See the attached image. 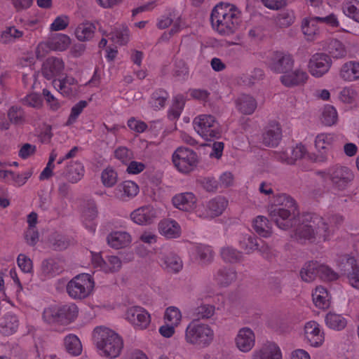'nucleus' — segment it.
<instances>
[{
	"label": "nucleus",
	"instance_id": "f257e3e1",
	"mask_svg": "<svg viewBox=\"0 0 359 359\" xmlns=\"http://www.w3.org/2000/svg\"><path fill=\"white\" fill-rule=\"evenodd\" d=\"M297 212L295 201L286 194L276 195L269 208V216L279 229L287 230L294 226L291 237L300 243H318L329 240L334 231L332 226L343 222V217L339 215L329 217L330 229L328 224L318 215L307 212L296 217Z\"/></svg>",
	"mask_w": 359,
	"mask_h": 359
},
{
	"label": "nucleus",
	"instance_id": "f03ea898",
	"mask_svg": "<svg viewBox=\"0 0 359 359\" xmlns=\"http://www.w3.org/2000/svg\"><path fill=\"white\" fill-rule=\"evenodd\" d=\"M210 20L212 28L222 35L236 32L241 22V12L234 5L219 3L212 9Z\"/></svg>",
	"mask_w": 359,
	"mask_h": 359
},
{
	"label": "nucleus",
	"instance_id": "7ed1b4c3",
	"mask_svg": "<svg viewBox=\"0 0 359 359\" xmlns=\"http://www.w3.org/2000/svg\"><path fill=\"white\" fill-rule=\"evenodd\" d=\"M93 339L100 354L106 358H117L123 347L122 338L106 327H95L93 332Z\"/></svg>",
	"mask_w": 359,
	"mask_h": 359
},
{
	"label": "nucleus",
	"instance_id": "20e7f679",
	"mask_svg": "<svg viewBox=\"0 0 359 359\" xmlns=\"http://www.w3.org/2000/svg\"><path fill=\"white\" fill-rule=\"evenodd\" d=\"M215 332L206 323L198 320H192L186 330L184 339L187 344L201 348L209 346L213 341Z\"/></svg>",
	"mask_w": 359,
	"mask_h": 359
},
{
	"label": "nucleus",
	"instance_id": "39448f33",
	"mask_svg": "<svg viewBox=\"0 0 359 359\" xmlns=\"http://www.w3.org/2000/svg\"><path fill=\"white\" fill-rule=\"evenodd\" d=\"M78 313L77 306L74 303H69L45 309L43 318L48 323L68 325L75 320Z\"/></svg>",
	"mask_w": 359,
	"mask_h": 359
},
{
	"label": "nucleus",
	"instance_id": "423d86ee",
	"mask_svg": "<svg viewBox=\"0 0 359 359\" xmlns=\"http://www.w3.org/2000/svg\"><path fill=\"white\" fill-rule=\"evenodd\" d=\"M94 285V280L90 274L81 273L68 282L66 290L71 298L83 299L91 294Z\"/></svg>",
	"mask_w": 359,
	"mask_h": 359
},
{
	"label": "nucleus",
	"instance_id": "0eeeda50",
	"mask_svg": "<svg viewBox=\"0 0 359 359\" xmlns=\"http://www.w3.org/2000/svg\"><path fill=\"white\" fill-rule=\"evenodd\" d=\"M193 124L196 132L207 141L220 137L219 124L212 115H198L194 118Z\"/></svg>",
	"mask_w": 359,
	"mask_h": 359
},
{
	"label": "nucleus",
	"instance_id": "6e6552de",
	"mask_svg": "<svg viewBox=\"0 0 359 359\" xmlns=\"http://www.w3.org/2000/svg\"><path fill=\"white\" fill-rule=\"evenodd\" d=\"M325 174L326 177L331 181L333 187L339 191L348 189L355 177L351 169L342 165H335L330 168Z\"/></svg>",
	"mask_w": 359,
	"mask_h": 359
},
{
	"label": "nucleus",
	"instance_id": "1a4fd4ad",
	"mask_svg": "<svg viewBox=\"0 0 359 359\" xmlns=\"http://www.w3.org/2000/svg\"><path fill=\"white\" fill-rule=\"evenodd\" d=\"M198 156L195 151L187 147L177 148L172 155V162L181 172L188 173L196 166Z\"/></svg>",
	"mask_w": 359,
	"mask_h": 359
},
{
	"label": "nucleus",
	"instance_id": "9d476101",
	"mask_svg": "<svg viewBox=\"0 0 359 359\" xmlns=\"http://www.w3.org/2000/svg\"><path fill=\"white\" fill-rule=\"evenodd\" d=\"M239 246L248 254L259 250L266 259H271L275 255L273 250L268 245L252 235H243L239 240Z\"/></svg>",
	"mask_w": 359,
	"mask_h": 359
},
{
	"label": "nucleus",
	"instance_id": "9b49d317",
	"mask_svg": "<svg viewBox=\"0 0 359 359\" xmlns=\"http://www.w3.org/2000/svg\"><path fill=\"white\" fill-rule=\"evenodd\" d=\"M228 205V201L222 196H217L208 201L205 205L196 210L198 217L203 219H212L221 215Z\"/></svg>",
	"mask_w": 359,
	"mask_h": 359
},
{
	"label": "nucleus",
	"instance_id": "f8f14e48",
	"mask_svg": "<svg viewBox=\"0 0 359 359\" xmlns=\"http://www.w3.org/2000/svg\"><path fill=\"white\" fill-rule=\"evenodd\" d=\"M337 266L342 273L346 274L351 285L359 289V267L356 259L348 255L339 257Z\"/></svg>",
	"mask_w": 359,
	"mask_h": 359
},
{
	"label": "nucleus",
	"instance_id": "ddd939ff",
	"mask_svg": "<svg viewBox=\"0 0 359 359\" xmlns=\"http://www.w3.org/2000/svg\"><path fill=\"white\" fill-rule=\"evenodd\" d=\"M269 68L276 73H285L292 69L294 60L291 55L281 51H273L269 55Z\"/></svg>",
	"mask_w": 359,
	"mask_h": 359
},
{
	"label": "nucleus",
	"instance_id": "4468645a",
	"mask_svg": "<svg viewBox=\"0 0 359 359\" xmlns=\"http://www.w3.org/2000/svg\"><path fill=\"white\" fill-rule=\"evenodd\" d=\"M93 267L105 273L115 272L121 266V261L116 256H108L105 259L100 253L90 252Z\"/></svg>",
	"mask_w": 359,
	"mask_h": 359
},
{
	"label": "nucleus",
	"instance_id": "2eb2a0df",
	"mask_svg": "<svg viewBox=\"0 0 359 359\" xmlns=\"http://www.w3.org/2000/svg\"><path fill=\"white\" fill-rule=\"evenodd\" d=\"M332 65L330 57L325 53H316L309 60V70L315 77H321L326 74Z\"/></svg>",
	"mask_w": 359,
	"mask_h": 359
},
{
	"label": "nucleus",
	"instance_id": "dca6fc26",
	"mask_svg": "<svg viewBox=\"0 0 359 359\" xmlns=\"http://www.w3.org/2000/svg\"><path fill=\"white\" fill-rule=\"evenodd\" d=\"M70 38L64 34H57L52 36L47 42L40 43L36 50L37 57H42L41 50H45L46 49H50L57 51H64L70 45Z\"/></svg>",
	"mask_w": 359,
	"mask_h": 359
},
{
	"label": "nucleus",
	"instance_id": "f3484780",
	"mask_svg": "<svg viewBox=\"0 0 359 359\" xmlns=\"http://www.w3.org/2000/svg\"><path fill=\"white\" fill-rule=\"evenodd\" d=\"M126 318L135 327L146 329L151 322L149 313L142 307L132 306L126 313Z\"/></svg>",
	"mask_w": 359,
	"mask_h": 359
},
{
	"label": "nucleus",
	"instance_id": "a211bd4d",
	"mask_svg": "<svg viewBox=\"0 0 359 359\" xmlns=\"http://www.w3.org/2000/svg\"><path fill=\"white\" fill-rule=\"evenodd\" d=\"M335 140V135L331 133H322L316 135L314 144L316 149L320 153L316 161L323 162L327 159Z\"/></svg>",
	"mask_w": 359,
	"mask_h": 359
},
{
	"label": "nucleus",
	"instance_id": "6ab92c4d",
	"mask_svg": "<svg viewBox=\"0 0 359 359\" xmlns=\"http://www.w3.org/2000/svg\"><path fill=\"white\" fill-rule=\"evenodd\" d=\"M158 262L162 267L169 272L178 273L183 267L181 258L175 253L166 251L161 252L158 256Z\"/></svg>",
	"mask_w": 359,
	"mask_h": 359
},
{
	"label": "nucleus",
	"instance_id": "aec40b11",
	"mask_svg": "<svg viewBox=\"0 0 359 359\" xmlns=\"http://www.w3.org/2000/svg\"><path fill=\"white\" fill-rule=\"evenodd\" d=\"M304 335L307 343L313 347L321 346L324 341V333L322 332L320 325L313 320L306 323Z\"/></svg>",
	"mask_w": 359,
	"mask_h": 359
},
{
	"label": "nucleus",
	"instance_id": "412c9836",
	"mask_svg": "<svg viewBox=\"0 0 359 359\" xmlns=\"http://www.w3.org/2000/svg\"><path fill=\"white\" fill-rule=\"evenodd\" d=\"M309 75L302 69L287 70L280 76V81L285 87L291 88L304 85L308 80Z\"/></svg>",
	"mask_w": 359,
	"mask_h": 359
},
{
	"label": "nucleus",
	"instance_id": "4be33fe9",
	"mask_svg": "<svg viewBox=\"0 0 359 359\" xmlns=\"http://www.w3.org/2000/svg\"><path fill=\"white\" fill-rule=\"evenodd\" d=\"M282 137V130L280 124L276 121H270L264 129L262 135L263 144L268 147H276Z\"/></svg>",
	"mask_w": 359,
	"mask_h": 359
},
{
	"label": "nucleus",
	"instance_id": "5701e85b",
	"mask_svg": "<svg viewBox=\"0 0 359 359\" xmlns=\"http://www.w3.org/2000/svg\"><path fill=\"white\" fill-rule=\"evenodd\" d=\"M157 217V210L151 205H145L135 210L130 215L131 219L140 225L151 224Z\"/></svg>",
	"mask_w": 359,
	"mask_h": 359
},
{
	"label": "nucleus",
	"instance_id": "b1692460",
	"mask_svg": "<svg viewBox=\"0 0 359 359\" xmlns=\"http://www.w3.org/2000/svg\"><path fill=\"white\" fill-rule=\"evenodd\" d=\"M64 68L65 64L61 58L50 57L43 63L41 72L46 79L50 80L59 76Z\"/></svg>",
	"mask_w": 359,
	"mask_h": 359
},
{
	"label": "nucleus",
	"instance_id": "393cba45",
	"mask_svg": "<svg viewBox=\"0 0 359 359\" xmlns=\"http://www.w3.org/2000/svg\"><path fill=\"white\" fill-rule=\"evenodd\" d=\"M139 191V186L135 182L126 180L115 188L114 194L116 198L126 201L136 196Z\"/></svg>",
	"mask_w": 359,
	"mask_h": 359
},
{
	"label": "nucleus",
	"instance_id": "a878e982",
	"mask_svg": "<svg viewBox=\"0 0 359 359\" xmlns=\"http://www.w3.org/2000/svg\"><path fill=\"white\" fill-rule=\"evenodd\" d=\"M172 202L176 208L189 212L196 208L197 198L192 192H184L173 196Z\"/></svg>",
	"mask_w": 359,
	"mask_h": 359
},
{
	"label": "nucleus",
	"instance_id": "bb28decb",
	"mask_svg": "<svg viewBox=\"0 0 359 359\" xmlns=\"http://www.w3.org/2000/svg\"><path fill=\"white\" fill-rule=\"evenodd\" d=\"M236 344L242 352H248L254 346L255 336L253 331L248 327L241 328L236 337Z\"/></svg>",
	"mask_w": 359,
	"mask_h": 359
},
{
	"label": "nucleus",
	"instance_id": "cd10ccee",
	"mask_svg": "<svg viewBox=\"0 0 359 359\" xmlns=\"http://www.w3.org/2000/svg\"><path fill=\"white\" fill-rule=\"evenodd\" d=\"M2 165L3 163L0 162V178L6 184L20 187L24 185L31 177L32 174L29 172L22 174L16 173L11 170L1 169Z\"/></svg>",
	"mask_w": 359,
	"mask_h": 359
},
{
	"label": "nucleus",
	"instance_id": "c85d7f7f",
	"mask_svg": "<svg viewBox=\"0 0 359 359\" xmlns=\"http://www.w3.org/2000/svg\"><path fill=\"white\" fill-rule=\"evenodd\" d=\"M306 153V147L303 144H299L294 148H288L276 154L275 158L287 164H293L297 159L303 158Z\"/></svg>",
	"mask_w": 359,
	"mask_h": 359
},
{
	"label": "nucleus",
	"instance_id": "c756f323",
	"mask_svg": "<svg viewBox=\"0 0 359 359\" xmlns=\"http://www.w3.org/2000/svg\"><path fill=\"white\" fill-rule=\"evenodd\" d=\"M252 359H282V353L277 344L267 342L260 349L254 351Z\"/></svg>",
	"mask_w": 359,
	"mask_h": 359
},
{
	"label": "nucleus",
	"instance_id": "7c9ffc66",
	"mask_svg": "<svg viewBox=\"0 0 359 359\" xmlns=\"http://www.w3.org/2000/svg\"><path fill=\"white\" fill-rule=\"evenodd\" d=\"M159 233L167 238H177L181 235V226L174 219H165L158 224Z\"/></svg>",
	"mask_w": 359,
	"mask_h": 359
},
{
	"label": "nucleus",
	"instance_id": "2f4dec72",
	"mask_svg": "<svg viewBox=\"0 0 359 359\" xmlns=\"http://www.w3.org/2000/svg\"><path fill=\"white\" fill-rule=\"evenodd\" d=\"M19 326V320L13 313H7L0 319V332L9 336L16 332Z\"/></svg>",
	"mask_w": 359,
	"mask_h": 359
},
{
	"label": "nucleus",
	"instance_id": "473e14b6",
	"mask_svg": "<svg viewBox=\"0 0 359 359\" xmlns=\"http://www.w3.org/2000/svg\"><path fill=\"white\" fill-rule=\"evenodd\" d=\"M85 168L79 161H73L69 163L66 172V179L69 182L75 184L83 177Z\"/></svg>",
	"mask_w": 359,
	"mask_h": 359
},
{
	"label": "nucleus",
	"instance_id": "72a5a7b5",
	"mask_svg": "<svg viewBox=\"0 0 359 359\" xmlns=\"http://www.w3.org/2000/svg\"><path fill=\"white\" fill-rule=\"evenodd\" d=\"M236 106L241 113L245 115H250L255 111L257 103L253 97L243 94L236 100Z\"/></svg>",
	"mask_w": 359,
	"mask_h": 359
},
{
	"label": "nucleus",
	"instance_id": "f704fd0d",
	"mask_svg": "<svg viewBox=\"0 0 359 359\" xmlns=\"http://www.w3.org/2000/svg\"><path fill=\"white\" fill-rule=\"evenodd\" d=\"M107 243L111 248H123L131 243V236L126 231H114L108 235Z\"/></svg>",
	"mask_w": 359,
	"mask_h": 359
},
{
	"label": "nucleus",
	"instance_id": "c9c22d12",
	"mask_svg": "<svg viewBox=\"0 0 359 359\" xmlns=\"http://www.w3.org/2000/svg\"><path fill=\"white\" fill-rule=\"evenodd\" d=\"M320 22L317 17L304 18L302 23V30L307 40L312 41L320 32Z\"/></svg>",
	"mask_w": 359,
	"mask_h": 359
},
{
	"label": "nucleus",
	"instance_id": "e433bc0d",
	"mask_svg": "<svg viewBox=\"0 0 359 359\" xmlns=\"http://www.w3.org/2000/svg\"><path fill=\"white\" fill-rule=\"evenodd\" d=\"M340 76L346 81H354L359 79V62L348 61L341 67Z\"/></svg>",
	"mask_w": 359,
	"mask_h": 359
},
{
	"label": "nucleus",
	"instance_id": "4c0bfd02",
	"mask_svg": "<svg viewBox=\"0 0 359 359\" xmlns=\"http://www.w3.org/2000/svg\"><path fill=\"white\" fill-rule=\"evenodd\" d=\"M97 215V206L93 201L87 203V207L83 212V223L86 227L90 231L95 232L96 224L94 222Z\"/></svg>",
	"mask_w": 359,
	"mask_h": 359
},
{
	"label": "nucleus",
	"instance_id": "58836bf2",
	"mask_svg": "<svg viewBox=\"0 0 359 359\" xmlns=\"http://www.w3.org/2000/svg\"><path fill=\"white\" fill-rule=\"evenodd\" d=\"M312 298L316 306L321 309H326L330 306V295L327 289L323 286H318L312 293Z\"/></svg>",
	"mask_w": 359,
	"mask_h": 359
},
{
	"label": "nucleus",
	"instance_id": "ea45409f",
	"mask_svg": "<svg viewBox=\"0 0 359 359\" xmlns=\"http://www.w3.org/2000/svg\"><path fill=\"white\" fill-rule=\"evenodd\" d=\"M95 25L88 21L79 24L75 29V36L80 41H90L94 36Z\"/></svg>",
	"mask_w": 359,
	"mask_h": 359
},
{
	"label": "nucleus",
	"instance_id": "a19ab883",
	"mask_svg": "<svg viewBox=\"0 0 359 359\" xmlns=\"http://www.w3.org/2000/svg\"><path fill=\"white\" fill-rule=\"evenodd\" d=\"M76 80L72 76H66L62 79H54L53 87L62 95L68 96L72 94L74 87L76 85Z\"/></svg>",
	"mask_w": 359,
	"mask_h": 359
},
{
	"label": "nucleus",
	"instance_id": "79ce46f5",
	"mask_svg": "<svg viewBox=\"0 0 359 359\" xmlns=\"http://www.w3.org/2000/svg\"><path fill=\"white\" fill-rule=\"evenodd\" d=\"M320 265L316 261H310L305 263L300 271L302 279L305 282H311L315 280L317 276H319Z\"/></svg>",
	"mask_w": 359,
	"mask_h": 359
},
{
	"label": "nucleus",
	"instance_id": "37998d69",
	"mask_svg": "<svg viewBox=\"0 0 359 359\" xmlns=\"http://www.w3.org/2000/svg\"><path fill=\"white\" fill-rule=\"evenodd\" d=\"M64 345L66 351L72 356H78L82 353L81 342L74 334H69L65 337Z\"/></svg>",
	"mask_w": 359,
	"mask_h": 359
},
{
	"label": "nucleus",
	"instance_id": "c03bdc74",
	"mask_svg": "<svg viewBox=\"0 0 359 359\" xmlns=\"http://www.w3.org/2000/svg\"><path fill=\"white\" fill-rule=\"evenodd\" d=\"M325 321L329 328L337 331L342 330L347 325L346 319L342 315L334 312L327 313Z\"/></svg>",
	"mask_w": 359,
	"mask_h": 359
},
{
	"label": "nucleus",
	"instance_id": "a18cd8bd",
	"mask_svg": "<svg viewBox=\"0 0 359 359\" xmlns=\"http://www.w3.org/2000/svg\"><path fill=\"white\" fill-rule=\"evenodd\" d=\"M236 273L233 269H219L214 275L215 281L221 286H227L236 280Z\"/></svg>",
	"mask_w": 359,
	"mask_h": 359
},
{
	"label": "nucleus",
	"instance_id": "49530a36",
	"mask_svg": "<svg viewBox=\"0 0 359 359\" xmlns=\"http://www.w3.org/2000/svg\"><path fill=\"white\" fill-rule=\"evenodd\" d=\"M321 123L325 126H332L337 124L338 121V113L334 107L330 104H326L321 113Z\"/></svg>",
	"mask_w": 359,
	"mask_h": 359
},
{
	"label": "nucleus",
	"instance_id": "de8ad7c7",
	"mask_svg": "<svg viewBox=\"0 0 359 359\" xmlns=\"http://www.w3.org/2000/svg\"><path fill=\"white\" fill-rule=\"evenodd\" d=\"M342 11L346 16L359 22V1L345 0L342 4Z\"/></svg>",
	"mask_w": 359,
	"mask_h": 359
},
{
	"label": "nucleus",
	"instance_id": "09e8293b",
	"mask_svg": "<svg viewBox=\"0 0 359 359\" xmlns=\"http://www.w3.org/2000/svg\"><path fill=\"white\" fill-rule=\"evenodd\" d=\"M255 231L261 236L267 238L271 234V227L268 219L264 216H257L252 224Z\"/></svg>",
	"mask_w": 359,
	"mask_h": 359
},
{
	"label": "nucleus",
	"instance_id": "8fccbe9b",
	"mask_svg": "<svg viewBox=\"0 0 359 359\" xmlns=\"http://www.w3.org/2000/svg\"><path fill=\"white\" fill-rule=\"evenodd\" d=\"M327 50L334 58H341L346 55V50L344 45L337 39L330 41Z\"/></svg>",
	"mask_w": 359,
	"mask_h": 359
},
{
	"label": "nucleus",
	"instance_id": "3c124183",
	"mask_svg": "<svg viewBox=\"0 0 359 359\" xmlns=\"http://www.w3.org/2000/svg\"><path fill=\"white\" fill-rule=\"evenodd\" d=\"M194 253L203 263L212 260L213 257L212 250L210 246L203 244H197L194 247Z\"/></svg>",
	"mask_w": 359,
	"mask_h": 359
},
{
	"label": "nucleus",
	"instance_id": "603ef678",
	"mask_svg": "<svg viewBox=\"0 0 359 359\" xmlns=\"http://www.w3.org/2000/svg\"><path fill=\"white\" fill-rule=\"evenodd\" d=\"M168 97V93L165 90L158 89L152 94L150 104L156 110L163 108Z\"/></svg>",
	"mask_w": 359,
	"mask_h": 359
},
{
	"label": "nucleus",
	"instance_id": "864d4df0",
	"mask_svg": "<svg viewBox=\"0 0 359 359\" xmlns=\"http://www.w3.org/2000/svg\"><path fill=\"white\" fill-rule=\"evenodd\" d=\"M118 180V174L116 171L111 167L103 170L101 174V181L106 187H114Z\"/></svg>",
	"mask_w": 359,
	"mask_h": 359
},
{
	"label": "nucleus",
	"instance_id": "5fc2aeb1",
	"mask_svg": "<svg viewBox=\"0 0 359 359\" xmlns=\"http://www.w3.org/2000/svg\"><path fill=\"white\" fill-rule=\"evenodd\" d=\"M129 30L127 27H122L121 28H115L111 33V41L118 45H124L128 41Z\"/></svg>",
	"mask_w": 359,
	"mask_h": 359
},
{
	"label": "nucleus",
	"instance_id": "6e6d98bb",
	"mask_svg": "<svg viewBox=\"0 0 359 359\" xmlns=\"http://www.w3.org/2000/svg\"><path fill=\"white\" fill-rule=\"evenodd\" d=\"M23 36L22 31L15 27H7L1 34L0 40L2 43H8Z\"/></svg>",
	"mask_w": 359,
	"mask_h": 359
},
{
	"label": "nucleus",
	"instance_id": "4d7b16f0",
	"mask_svg": "<svg viewBox=\"0 0 359 359\" xmlns=\"http://www.w3.org/2000/svg\"><path fill=\"white\" fill-rule=\"evenodd\" d=\"M165 323L177 326L182 320V314L180 309L175 306L168 307L165 312Z\"/></svg>",
	"mask_w": 359,
	"mask_h": 359
},
{
	"label": "nucleus",
	"instance_id": "13d9d810",
	"mask_svg": "<svg viewBox=\"0 0 359 359\" xmlns=\"http://www.w3.org/2000/svg\"><path fill=\"white\" fill-rule=\"evenodd\" d=\"M114 157L123 165H126L130 160L134 158V154L128 147L120 146L115 149Z\"/></svg>",
	"mask_w": 359,
	"mask_h": 359
},
{
	"label": "nucleus",
	"instance_id": "bf43d9fd",
	"mask_svg": "<svg viewBox=\"0 0 359 359\" xmlns=\"http://www.w3.org/2000/svg\"><path fill=\"white\" fill-rule=\"evenodd\" d=\"M88 102L85 100H81L74 105L71 109V113L66 122V126L74 124L83 110L87 107Z\"/></svg>",
	"mask_w": 359,
	"mask_h": 359
},
{
	"label": "nucleus",
	"instance_id": "052dcab7",
	"mask_svg": "<svg viewBox=\"0 0 359 359\" xmlns=\"http://www.w3.org/2000/svg\"><path fill=\"white\" fill-rule=\"evenodd\" d=\"M221 256L225 262L233 263L240 261L242 254L233 248L226 247L221 250Z\"/></svg>",
	"mask_w": 359,
	"mask_h": 359
},
{
	"label": "nucleus",
	"instance_id": "680f3d73",
	"mask_svg": "<svg viewBox=\"0 0 359 359\" xmlns=\"http://www.w3.org/2000/svg\"><path fill=\"white\" fill-rule=\"evenodd\" d=\"M8 117L15 125L22 124L25 121L24 111L20 107L12 106L8 111Z\"/></svg>",
	"mask_w": 359,
	"mask_h": 359
},
{
	"label": "nucleus",
	"instance_id": "e2e57ef3",
	"mask_svg": "<svg viewBox=\"0 0 359 359\" xmlns=\"http://www.w3.org/2000/svg\"><path fill=\"white\" fill-rule=\"evenodd\" d=\"M357 93L355 90L351 87L344 88L339 93V99L345 104L355 105Z\"/></svg>",
	"mask_w": 359,
	"mask_h": 359
},
{
	"label": "nucleus",
	"instance_id": "0e129e2a",
	"mask_svg": "<svg viewBox=\"0 0 359 359\" xmlns=\"http://www.w3.org/2000/svg\"><path fill=\"white\" fill-rule=\"evenodd\" d=\"M319 278L323 281L337 280L339 276L331 267L325 264H321L319 269Z\"/></svg>",
	"mask_w": 359,
	"mask_h": 359
},
{
	"label": "nucleus",
	"instance_id": "69168bd1",
	"mask_svg": "<svg viewBox=\"0 0 359 359\" xmlns=\"http://www.w3.org/2000/svg\"><path fill=\"white\" fill-rule=\"evenodd\" d=\"M42 270L46 275L50 277L55 276L62 271L53 259L44 260L42 263Z\"/></svg>",
	"mask_w": 359,
	"mask_h": 359
},
{
	"label": "nucleus",
	"instance_id": "338daca9",
	"mask_svg": "<svg viewBox=\"0 0 359 359\" xmlns=\"http://www.w3.org/2000/svg\"><path fill=\"white\" fill-rule=\"evenodd\" d=\"M69 24V18L67 15H61L55 18L50 25L51 31L57 32L65 30Z\"/></svg>",
	"mask_w": 359,
	"mask_h": 359
},
{
	"label": "nucleus",
	"instance_id": "774afa93",
	"mask_svg": "<svg viewBox=\"0 0 359 359\" xmlns=\"http://www.w3.org/2000/svg\"><path fill=\"white\" fill-rule=\"evenodd\" d=\"M215 313V306L202 304L194 310V316L198 318H210Z\"/></svg>",
	"mask_w": 359,
	"mask_h": 359
}]
</instances>
